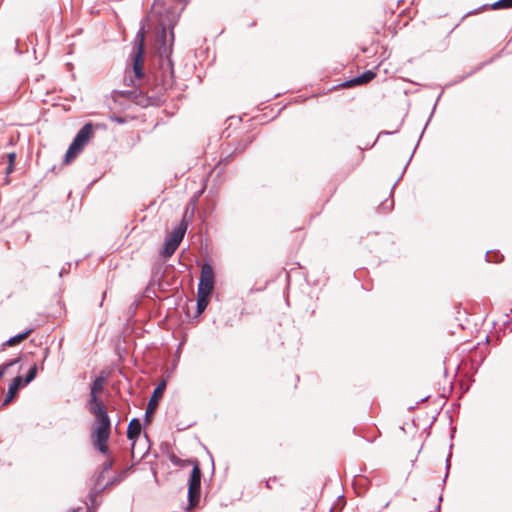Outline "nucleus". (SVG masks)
Wrapping results in <instances>:
<instances>
[{"label": "nucleus", "instance_id": "obj_1", "mask_svg": "<svg viewBox=\"0 0 512 512\" xmlns=\"http://www.w3.org/2000/svg\"><path fill=\"white\" fill-rule=\"evenodd\" d=\"M94 415L95 421L91 430V439L94 447L103 454L109 451L108 440L111 434V421L106 407L88 409Z\"/></svg>", "mask_w": 512, "mask_h": 512}, {"label": "nucleus", "instance_id": "obj_2", "mask_svg": "<svg viewBox=\"0 0 512 512\" xmlns=\"http://www.w3.org/2000/svg\"><path fill=\"white\" fill-rule=\"evenodd\" d=\"M323 483L321 481L314 482L312 480L304 481L295 492L294 498L298 504H306L302 509L309 508L310 504H314L322 491Z\"/></svg>", "mask_w": 512, "mask_h": 512}, {"label": "nucleus", "instance_id": "obj_3", "mask_svg": "<svg viewBox=\"0 0 512 512\" xmlns=\"http://www.w3.org/2000/svg\"><path fill=\"white\" fill-rule=\"evenodd\" d=\"M94 130L91 123L85 124L77 133L73 142L70 144L64 159L65 164L71 163L76 156L83 150L84 146L93 137Z\"/></svg>", "mask_w": 512, "mask_h": 512}, {"label": "nucleus", "instance_id": "obj_4", "mask_svg": "<svg viewBox=\"0 0 512 512\" xmlns=\"http://www.w3.org/2000/svg\"><path fill=\"white\" fill-rule=\"evenodd\" d=\"M201 477H202V472L200 469V465H199L198 461H194L191 475L189 478V487H188L189 504L187 507L188 510L196 508L199 503L200 495H201Z\"/></svg>", "mask_w": 512, "mask_h": 512}, {"label": "nucleus", "instance_id": "obj_5", "mask_svg": "<svg viewBox=\"0 0 512 512\" xmlns=\"http://www.w3.org/2000/svg\"><path fill=\"white\" fill-rule=\"evenodd\" d=\"M188 224L183 219L179 225L173 229L170 236L166 239L163 249L161 250V255L167 259L170 258L177 248L179 247L181 241L183 240L186 230H187Z\"/></svg>", "mask_w": 512, "mask_h": 512}, {"label": "nucleus", "instance_id": "obj_6", "mask_svg": "<svg viewBox=\"0 0 512 512\" xmlns=\"http://www.w3.org/2000/svg\"><path fill=\"white\" fill-rule=\"evenodd\" d=\"M37 373H38L37 364H33V366L29 369L24 381H23L22 376H16L12 380L11 384L9 385V388H8V391H7V394L4 399L3 404L8 405L9 403H11L12 400L17 395L19 389L22 387V385L29 384L30 382H32L36 378Z\"/></svg>", "mask_w": 512, "mask_h": 512}, {"label": "nucleus", "instance_id": "obj_7", "mask_svg": "<svg viewBox=\"0 0 512 512\" xmlns=\"http://www.w3.org/2000/svg\"><path fill=\"white\" fill-rule=\"evenodd\" d=\"M144 33L140 32L137 35V43L135 46L134 56H133V73L137 80H141L144 78V59H145V49H144Z\"/></svg>", "mask_w": 512, "mask_h": 512}, {"label": "nucleus", "instance_id": "obj_8", "mask_svg": "<svg viewBox=\"0 0 512 512\" xmlns=\"http://www.w3.org/2000/svg\"><path fill=\"white\" fill-rule=\"evenodd\" d=\"M214 279L215 275L212 266L208 263H205L201 268L198 292L204 294H212L214 289Z\"/></svg>", "mask_w": 512, "mask_h": 512}, {"label": "nucleus", "instance_id": "obj_9", "mask_svg": "<svg viewBox=\"0 0 512 512\" xmlns=\"http://www.w3.org/2000/svg\"><path fill=\"white\" fill-rule=\"evenodd\" d=\"M106 379L102 376L96 377L90 388V399L88 402V409L105 407L99 399L98 394L104 389Z\"/></svg>", "mask_w": 512, "mask_h": 512}, {"label": "nucleus", "instance_id": "obj_10", "mask_svg": "<svg viewBox=\"0 0 512 512\" xmlns=\"http://www.w3.org/2000/svg\"><path fill=\"white\" fill-rule=\"evenodd\" d=\"M165 389H166V382L163 380L154 389V391L149 399L148 406L146 408L147 416L150 414H153L155 412V410L158 406V402L162 398Z\"/></svg>", "mask_w": 512, "mask_h": 512}, {"label": "nucleus", "instance_id": "obj_11", "mask_svg": "<svg viewBox=\"0 0 512 512\" xmlns=\"http://www.w3.org/2000/svg\"><path fill=\"white\" fill-rule=\"evenodd\" d=\"M375 76H376V73L369 70V71L364 72L362 75L347 81L345 83V86L353 87V86H357V85H363V84H366V83L370 82L371 80H373L375 78Z\"/></svg>", "mask_w": 512, "mask_h": 512}, {"label": "nucleus", "instance_id": "obj_12", "mask_svg": "<svg viewBox=\"0 0 512 512\" xmlns=\"http://www.w3.org/2000/svg\"><path fill=\"white\" fill-rule=\"evenodd\" d=\"M141 433V423L138 419H132L128 425L127 437L130 440L136 439Z\"/></svg>", "mask_w": 512, "mask_h": 512}, {"label": "nucleus", "instance_id": "obj_13", "mask_svg": "<svg viewBox=\"0 0 512 512\" xmlns=\"http://www.w3.org/2000/svg\"><path fill=\"white\" fill-rule=\"evenodd\" d=\"M32 332H33V329H27L23 333L18 334L16 336H13L10 339H8L4 343V345L9 346V347L16 346V345L20 344L21 342L25 341L31 335Z\"/></svg>", "mask_w": 512, "mask_h": 512}, {"label": "nucleus", "instance_id": "obj_14", "mask_svg": "<svg viewBox=\"0 0 512 512\" xmlns=\"http://www.w3.org/2000/svg\"><path fill=\"white\" fill-rule=\"evenodd\" d=\"M32 332H33V329H27L23 333L18 334L16 336H13L10 339H8L4 343V345L9 346V347L16 346V345L20 344L21 342L25 341L31 335Z\"/></svg>", "mask_w": 512, "mask_h": 512}, {"label": "nucleus", "instance_id": "obj_15", "mask_svg": "<svg viewBox=\"0 0 512 512\" xmlns=\"http://www.w3.org/2000/svg\"><path fill=\"white\" fill-rule=\"evenodd\" d=\"M211 294H204L197 291V312L201 314L207 307L209 303V298Z\"/></svg>", "mask_w": 512, "mask_h": 512}, {"label": "nucleus", "instance_id": "obj_16", "mask_svg": "<svg viewBox=\"0 0 512 512\" xmlns=\"http://www.w3.org/2000/svg\"><path fill=\"white\" fill-rule=\"evenodd\" d=\"M493 9H507L512 8V0H499L492 5Z\"/></svg>", "mask_w": 512, "mask_h": 512}, {"label": "nucleus", "instance_id": "obj_17", "mask_svg": "<svg viewBox=\"0 0 512 512\" xmlns=\"http://www.w3.org/2000/svg\"><path fill=\"white\" fill-rule=\"evenodd\" d=\"M20 360V358H16V359H13L9 362H6L2 365H0V379L5 375L6 371L8 370V368H10L11 366L15 365L16 363H18Z\"/></svg>", "mask_w": 512, "mask_h": 512}, {"label": "nucleus", "instance_id": "obj_18", "mask_svg": "<svg viewBox=\"0 0 512 512\" xmlns=\"http://www.w3.org/2000/svg\"><path fill=\"white\" fill-rule=\"evenodd\" d=\"M278 482L279 479L277 477H271L267 480L266 484L269 489H273L278 484Z\"/></svg>", "mask_w": 512, "mask_h": 512}, {"label": "nucleus", "instance_id": "obj_19", "mask_svg": "<svg viewBox=\"0 0 512 512\" xmlns=\"http://www.w3.org/2000/svg\"><path fill=\"white\" fill-rule=\"evenodd\" d=\"M8 164L15 165L16 154L14 152L8 154Z\"/></svg>", "mask_w": 512, "mask_h": 512}, {"label": "nucleus", "instance_id": "obj_20", "mask_svg": "<svg viewBox=\"0 0 512 512\" xmlns=\"http://www.w3.org/2000/svg\"><path fill=\"white\" fill-rule=\"evenodd\" d=\"M434 499L436 500V501H435L434 509H435V510H439V508H440V504H439V502L442 500V498H441V496H440V495H435V496H434Z\"/></svg>", "mask_w": 512, "mask_h": 512}, {"label": "nucleus", "instance_id": "obj_21", "mask_svg": "<svg viewBox=\"0 0 512 512\" xmlns=\"http://www.w3.org/2000/svg\"><path fill=\"white\" fill-rule=\"evenodd\" d=\"M15 169V165L13 164H8L7 168H6V175H9L11 174Z\"/></svg>", "mask_w": 512, "mask_h": 512}, {"label": "nucleus", "instance_id": "obj_22", "mask_svg": "<svg viewBox=\"0 0 512 512\" xmlns=\"http://www.w3.org/2000/svg\"><path fill=\"white\" fill-rule=\"evenodd\" d=\"M127 85L136 86V84L134 83V80L132 78H129V81L127 82Z\"/></svg>", "mask_w": 512, "mask_h": 512}, {"label": "nucleus", "instance_id": "obj_23", "mask_svg": "<svg viewBox=\"0 0 512 512\" xmlns=\"http://www.w3.org/2000/svg\"><path fill=\"white\" fill-rule=\"evenodd\" d=\"M134 450H135V443H133L132 447H131V453H132L133 456H134Z\"/></svg>", "mask_w": 512, "mask_h": 512}, {"label": "nucleus", "instance_id": "obj_24", "mask_svg": "<svg viewBox=\"0 0 512 512\" xmlns=\"http://www.w3.org/2000/svg\"><path fill=\"white\" fill-rule=\"evenodd\" d=\"M120 95H122V96H126L127 94H126V93H124V92H121V93H120Z\"/></svg>", "mask_w": 512, "mask_h": 512}]
</instances>
